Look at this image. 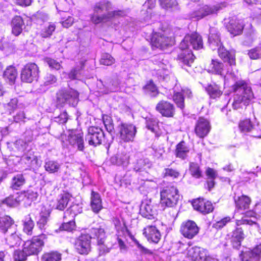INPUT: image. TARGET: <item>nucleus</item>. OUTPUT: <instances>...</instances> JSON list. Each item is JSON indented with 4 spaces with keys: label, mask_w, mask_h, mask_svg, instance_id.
I'll list each match as a JSON object with an SVG mask.
<instances>
[{
    "label": "nucleus",
    "mask_w": 261,
    "mask_h": 261,
    "mask_svg": "<svg viewBox=\"0 0 261 261\" xmlns=\"http://www.w3.org/2000/svg\"><path fill=\"white\" fill-rule=\"evenodd\" d=\"M112 10V5L109 2L97 3L94 7L93 14L91 16V21L95 24L103 23L110 25L116 19L125 15L123 11Z\"/></svg>",
    "instance_id": "obj_1"
},
{
    "label": "nucleus",
    "mask_w": 261,
    "mask_h": 261,
    "mask_svg": "<svg viewBox=\"0 0 261 261\" xmlns=\"http://www.w3.org/2000/svg\"><path fill=\"white\" fill-rule=\"evenodd\" d=\"M208 43L213 50L218 49L219 57L224 61L227 62L230 66L236 64L235 53L233 51H227L222 46L220 35L218 30L212 28L210 29L208 37Z\"/></svg>",
    "instance_id": "obj_2"
},
{
    "label": "nucleus",
    "mask_w": 261,
    "mask_h": 261,
    "mask_svg": "<svg viewBox=\"0 0 261 261\" xmlns=\"http://www.w3.org/2000/svg\"><path fill=\"white\" fill-rule=\"evenodd\" d=\"M235 94L233 97L232 107L234 109L245 106L253 98V94L251 87L244 81L235 82L232 86Z\"/></svg>",
    "instance_id": "obj_3"
},
{
    "label": "nucleus",
    "mask_w": 261,
    "mask_h": 261,
    "mask_svg": "<svg viewBox=\"0 0 261 261\" xmlns=\"http://www.w3.org/2000/svg\"><path fill=\"white\" fill-rule=\"evenodd\" d=\"M160 205L163 210L166 207L171 208L170 216L172 218L176 216L177 211L173 207L177 204L179 199L178 190L174 186H168L160 192Z\"/></svg>",
    "instance_id": "obj_4"
},
{
    "label": "nucleus",
    "mask_w": 261,
    "mask_h": 261,
    "mask_svg": "<svg viewBox=\"0 0 261 261\" xmlns=\"http://www.w3.org/2000/svg\"><path fill=\"white\" fill-rule=\"evenodd\" d=\"M57 103L62 105L65 103L75 107L79 101V94L73 89L61 90L57 93Z\"/></svg>",
    "instance_id": "obj_5"
},
{
    "label": "nucleus",
    "mask_w": 261,
    "mask_h": 261,
    "mask_svg": "<svg viewBox=\"0 0 261 261\" xmlns=\"http://www.w3.org/2000/svg\"><path fill=\"white\" fill-rule=\"evenodd\" d=\"M45 234L34 237L31 240L27 241L23 245L24 251L30 255H36L40 252L44 245Z\"/></svg>",
    "instance_id": "obj_6"
},
{
    "label": "nucleus",
    "mask_w": 261,
    "mask_h": 261,
    "mask_svg": "<svg viewBox=\"0 0 261 261\" xmlns=\"http://www.w3.org/2000/svg\"><path fill=\"white\" fill-rule=\"evenodd\" d=\"M220 9V7L218 5H198L193 11L191 12L190 17L199 20L206 16L216 13Z\"/></svg>",
    "instance_id": "obj_7"
},
{
    "label": "nucleus",
    "mask_w": 261,
    "mask_h": 261,
    "mask_svg": "<svg viewBox=\"0 0 261 261\" xmlns=\"http://www.w3.org/2000/svg\"><path fill=\"white\" fill-rule=\"evenodd\" d=\"M39 73V68L36 64L28 63L24 66L21 70V79L24 82L31 83L37 80Z\"/></svg>",
    "instance_id": "obj_8"
},
{
    "label": "nucleus",
    "mask_w": 261,
    "mask_h": 261,
    "mask_svg": "<svg viewBox=\"0 0 261 261\" xmlns=\"http://www.w3.org/2000/svg\"><path fill=\"white\" fill-rule=\"evenodd\" d=\"M190 46L194 49H199L203 47L202 38L197 33L187 35L180 44L181 49H188Z\"/></svg>",
    "instance_id": "obj_9"
},
{
    "label": "nucleus",
    "mask_w": 261,
    "mask_h": 261,
    "mask_svg": "<svg viewBox=\"0 0 261 261\" xmlns=\"http://www.w3.org/2000/svg\"><path fill=\"white\" fill-rule=\"evenodd\" d=\"M104 136L103 132L100 128L91 126L88 129L85 140L89 145L96 146L101 144Z\"/></svg>",
    "instance_id": "obj_10"
},
{
    "label": "nucleus",
    "mask_w": 261,
    "mask_h": 261,
    "mask_svg": "<svg viewBox=\"0 0 261 261\" xmlns=\"http://www.w3.org/2000/svg\"><path fill=\"white\" fill-rule=\"evenodd\" d=\"M199 230V228L196 223L192 220L183 222L180 228V231L182 236L189 239H192L196 236Z\"/></svg>",
    "instance_id": "obj_11"
},
{
    "label": "nucleus",
    "mask_w": 261,
    "mask_h": 261,
    "mask_svg": "<svg viewBox=\"0 0 261 261\" xmlns=\"http://www.w3.org/2000/svg\"><path fill=\"white\" fill-rule=\"evenodd\" d=\"M68 141L73 147L76 148L79 151H84L85 146L82 132L77 130H71L68 136Z\"/></svg>",
    "instance_id": "obj_12"
},
{
    "label": "nucleus",
    "mask_w": 261,
    "mask_h": 261,
    "mask_svg": "<svg viewBox=\"0 0 261 261\" xmlns=\"http://www.w3.org/2000/svg\"><path fill=\"white\" fill-rule=\"evenodd\" d=\"M120 138L124 142L133 140L136 133V128L133 124L122 123L119 126Z\"/></svg>",
    "instance_id": "obj_13"
},
{
    "label": "nucleus",
    "mask_w": 261,
    "mask_h": 261,
    "mask_svg": "<svg viewBox=\"0 0 261 261\" xmlns=\"http://www.w3.org/2000/svg\"><path fill=\"white\" fill-rule=\"evenodd\" d=\"M240 256L242 261H259L261 258V243L252 249L242 251Z\"/></svg>",
    "instance_id": "obj_14"
},
{
    "label": "nucleus",
    "mask_w": 261,
    "mask_h": 261,
    "mask_svg": "<svg viewBox=\"0 0 261 261\" xmlns=\"http://www.w3.org/2000/svg\"><path fill=\"white\" fill-rule=\"evenodd\" d=\"M90 237L89 234H83L76 241L75 247L77 251L82 254H87L90 250Z\"/></svg>",
    "instance_id": "obj_15"
},
{
    "label": "nucleus",
    "mask_w": 261,
    "mask_h": 261,
    "mask_svg": "<svg viewBox=\"0 0 261 261\" xmlns=\"http://www.w3.org/2000/svg\"><path fill=\"white\" fill-rule=\"evenodd\" d=\"M210 128L208 121L203 118H199L196 124L195 132L198 137L202 138L208 134Z\"/></svg>",
    "instance_id": "obj_16"
},
{
    "label": "nucleus",
    "mask_w": 261,
    "mask_h": 261,
    "mask_svg": "<svg viewBox=\"0 0 261 261\" xmlns=\"http://www.w3.org/2000/svg\"><path fill=\"white\" fill-rule=\"evenodd\" d=\"M192 205L195 210L203 214L210 213L214 210L212 203L208 201H206L204 199L198 198L194 200Z\"/></svg>",
    "instance_id": "obj_17"
},
{
    "label": "nucleus",
    "mask_w": 261,
    "mask_h": 261,
    "mask_svg": "<svg viewBox=\"0 0 261 261\" xmlns=\"http://www.w3.org/2000/svg\"><path fill=\"white\" fill-rule=\"evenodd\" d=\"M156 110L160 113L162 116L167 117H173L175 112L173 105L164 100H162L157 104Z\"/></svg>",
    "instance_id": "obj_18"
},
{
    "label": "nucleus",
    "mask_w": 261,
    "mask_h": 261,
    "mask_svg": "<svg viewBox=\"0 0 261 261\" xmlns=\"http://www.w3.org/2000/svg\"><path fill=\"white\" fill-rule=\"evenodd\" d=\"M151 44L153 46L163 49L164 47L171 45L172 40L171 38L163 35L155 33L152 37Z\"/></svg>",
    "instance_id": "obj_19"
},
{
    "label": "nucleus",
    "mask_w": 261,
    "mask_h": 261,
    "mask_svg": "<svg viewBox=\"0 0 261 261\" xmlns=\"http://www.w3.org/2000/svg\"><path fill=\"white\" fill-rule=\"evenodd\" d=\"M143 234L148 241L157 244L161 239V235L159 230L154 226H147L144 229Z\"/></svg>",
    "instance_id": "obj_20"
},
{
    "label": "nucleus",
    "mask_w": 261,
    "mask_h": 261,
    "mask_svg": "<svg viewBox=\"0 0 261 261\" xmlns=\"http://www.w3.org/2000/svg\"><path fill=\"white\" fill-rule=\"evenodd\" d=\"M16 226L14 224V221L8 216L0 217V231L3 233L12 231L16 230Z\"/></svg>",
    "instance_id": "obj_21"
},
{
    "label": "nucleus",
    "mask_w": 261,
    "mask_h": 261,
    "mask_svg": "<svg viewBox=\"0 0 261 261\" xmlns=\"http://www.w3.org/2000/svg\"><path fill=\"white\" fill-rule=\"evenodd\" d=\"M38 194L37 191L32 190H28L19 193V199L23 202L25 206H30L33 201L37 199Z\"/></svg>",
    "instance_id": "obj_22"
},
{
    "label": "nucleus",
    "mask_w": 261,
    "mask_h": 261,
    "mask_svg": "<svg viewBox=\"0 0 261 261\" xmlns=\"http://www.w3.org/2000/svg\"><path fill=\"white\" fill-rule=\"evenodd\" d=\"M32 137L30 136L28 139L25 140L20 139L17 140L14 143L12 149L14 152L17 153V156H21L24 152L28 146L29 143L32 141Z\"/></svg>",
    "instance_id": "obj_23"
},
{
    "label": "nucleus",
    "mask_w": 261,
    "mask_h": 261,
    "mask_svg": "<svg viewBox=\"0 0 261 261\" xmlns=\"http://www.w3.org/2000/svg\"><path fill=\"white\" fill-rule=\"evenodd\" d=\"M90 206L95 213H98L102 208V200L99 194L92 191L91 194Z\"/></svg>",
    "instance_id": "obj_24"
},
{
    "label": "nucleus",
    "mask_w": 261,
    "mask_h": 261,
    "mask_svg": "<svg viewBox=\"0 0 261 261\" xmlns=\"http://www.w3.org/2000/svg\"><path fill=\"white\" fill-rule=\"evenodd\" d=\"M178 55V60L182 63L184 65L190 67L193 63L195 57L190 50L184 49Z\"/></svg>",
    "instance_id": "obj_25"
},
{
    "label": "nucleus",
    "mask_w": 261,
    "mask_h": 261,
    "mask_svg": "<svg viewBox=\"0 0 261 261\" xmlns=\"http://www.w3.org/2000/svg\"><path fill=\"white\" fill-rule=\"evenodd\" d=\"M22 164L25 165L27 169H34L37 167L38 160L31 153H24L20 158Z\"/></svg>",
    "instance_id": "obj_26"
},
{
    "label": "nucleus",
    "mask_w": 261,
    "mask_h": 261,
    "mask_svg": "<svg viewBox=\"0 0 261 261\" xmlns=\"http://www.w3.org/2000/svg\"><path fill=\"white\" fill-rule=\"evenodd\" d=\"M140 213L143 217L151 219L156 215V210L153 208L151 204L143 202L141 205Z\"/></svg>",
    "instance_id": "obj_27"
},
{
    "label": "nucleus",
    "mask_w": 261,
    "mask_h": 261,
    "mask_svg": "<svg viewBox=\"0 0 261 261\" xmlns=\"http://www.w3.org/2000/svg\"><path fill=\"white\" fill-rule=\"evenodd\" d=\"M111 162L118 166L127 165L129 161V155L125 152H118L110 159Z\"/></svg>",
    "instance_id": "obj_28"
},
{
    "label": "nucleus",
    "mask_w": 261,
    "mask_h": 261,
    "mask_svg": "<svg viewBox=\"0 0 261 261\" xmlns=\"http://www.w3.org/2000/svg\"><path fill=\"white\" fill-rule=\"evenodd\" d=\"M189 151L190 149L185 142L181 141L176 145L175 154L177 158L185 160L187 158Z\"/></svg>",
    "instance_id": "obj_29"
},
{
    "label": "nucleus",
    "mask_w": 261,
    "mask_h": 261,
    "mask_svg": "<svg viewBox=\"0 0 261 261\" xmlns=\"http://www.w3.org/2000/svg\"><path fill=\"white\" fill-rule=\"evenodd\" d=\"M12 32L15 35H19L22 31L24 25L22 18L19 16H15L12 20Z\"/></svg>",
    "instance_id": "obj_30"
},
{
    "label": "nucleus",
    "mask_w": 261,
    "mask_h": 261,
    "mask_svg": "<svg viewBox=\"0 0 261 261\" xmlns=\"http://www.w3.org/2000/svg\"><path fill=\"white\" fill-rule=\"evenodd\" d=\"M238 210H245L249 208L251 199L245 195H242L234 199Z\"/></svg>",
    "instance_id": "obj_31"
},
{
    "label": "nucleus",
    "mask_w": 261,
    "mask_h": 261,
    "mask_svg": "<svg viewBox=\"0 0 261 261\" xmlns=\"http://www.w3.org/2000/svg\"><path fill=\"white\" fill-rule=\"evenodd\" d=\"M25 183V179L22 174L15 175L11 180L10 188L13 190H20Z\"/></svg>",
    "instance_id": "obj_32"
},
{
    "label": "nucleus",
    "mask_w": 261,
    "mask_h": 261,
    "mask_svg": "<svg viewBox=\"0 0 261 261\" xmlns=\"http://www.w3.org/2000/svg\"><path fill=\"white\" fill-rule=\"evenodd\" d=\"M90 239L92 238L96 239L97 242L101 243V241L106 238L105 230L101 226L93 227L90 229Z\"/></svg>",
    "instance_id": "obj_33"
},
{
    "label": "nucleus",
    "mask_w": 261,
    "mask_h": 261,
    "mask_svg": "<svg viewBox=\"0 0 261 261\" xmlns=\"http://www.w3.org/2000/svg\"><path fill=\"white\" fill-rule=\"evenodd\" d=\"M208 71L222 75L224 74V65L218 60L213 59L210 64Z\"/></svg>",
    "instance_id": "obj_34"
},
{
    "label": "nucleus",
    "mask_w": 261,
    "mask_h": 261,
    "mask_svg": "<svg viewBox=\"0 0 261 261\" xmlns=\"http://www.w3.org/2000/svg\"><path fill=\"white\" fill-rule=\"evenodd\" d=\"M69 199L70 195L68 193L60 195L55 205V208L60 211L64 210L66 207Z\"/></svg>",
    "instance_id": "obj_35"
},
{
    "label": "nucleus",
    "mask_w": 261,
    "mask_h": 261,
    "mask_svg": "<svg viewBox=\"0 0 261 261\" xmlns=\"http://www.w3.org/2000/svg\"><path fill=\"white\" fill-rule=\"evenodd\" d=\"M244 28L243 24L239 21L231 20L228 26V30L233 36L239 35L242 32Z\"/></svg>",
    "instance_id": "obj_36"
},
{
    "label": "nucleus",
    "mask_w": 261,
    "mask_h": 261,
    "mask_svg": "<svg viewBox=\"0 0 261 261\" xmlns=\"http://www.w3.org/2000/svg\"><path fill=\"white\" fill-rule=\"evenodd\" d=\"M10 235L7 236L6 238L7 244L10 247H14L20 245L21 243V239L19 236L16 233V230L9 231Z\"/></svg>",
    "instance_id": "obj_37"
},
{
    "label": "nucleus",
    "mask_w": 261,
    "mask_h": 261,
    "mask_svg": "<svg viewBox=\"0 0 261 261\" xmlns=\"http://www.w3.org/2000/svg\"><path fill=\"white\" fill-rule=\"evenodd\" d=\"M61 164L55 161L48 160L46 161L44 168L46 171L50 173L57 172L60 169Z\"/></svg>",
    "instance_id": "obj_38"
},
{
    "label": "nucleus",
    "mask_w": 261,
    "mask_h": 261,
    "mask_svg": "<svg viewBox=\"0 0 261 261\" xmlns=\"http://www.w3.org/2000/svg\"><path fill=\"white\" fill-rule=\"evenodd\" d=\"M19 194H17L14 195H10L9 197L5 198L3 203L6 204L9 207H16L19 205L20 202L21 201V199H19Z\"/></svg>",
    "instance_id": "obj_39"
},
{
    "label": "nucleus",
    "mask_w": 261,
    "mask_h": 261,
    "mask_svg": "<svg viewBox=\"0 0 261 261\" xmlns=\"http://www.w3.org/2000/svg\"><path fill=\"white\" fill-rule=\"evenodd\" d=\"M62 254L58 251H51L44 253L42 257V261H61Z\"/></svg>",
    "instance_id": "obj_40"
},
{
    "label": "nucleus",
    "mask_w": 261,
    "mask_h": 261,
    "mask_svg": "<svg viewBox=\"0 0 261 261\" xmlns=\"http://www.w3.org/2000/svg\"><path fill=\"white\" fill-rule=\"evenodd\" d=\"M202 250L203 249L200 247L197 246L193 247L188 250V255L194 260L201 259L203 257L201 253Z\"/></svg>",
    "instance_id": "obj_41"
},
{
    "label": "nucleus",
    "mask_w": 261,
    "mask_h": 261,
    "mask_svg": "<svg viewBox=\"0 0 261 261\" xmlns=\"http://www.w3.org/2000/svg\"><path fill=\"white\" fill-rule=\"evenodd\" d=\"M239 128L241 131L244 133L252 132L255 129V126L249 119H245L241 121L239 123Z\"/></svg>",
    "instance_id": "obj_42"
},
{
    "label": "nucleus",
    "mask_w": 261,
    "mask_h": 261,
    "mask_svg": "<svg viewBox=\"0 0 261 261\" xmlns=\"http://www.w3.org/2000/svg\"><path fill=\"white\" fill-rule=\"evenodd\" d=\"M17 73L15 68L13 66L8 67L4 73V77L10 82H14L17 77Z\"/></svg>",
    "instance_id": "obj_43"
},
{
    "label": "nucleus",
    "mask_w": 261,
    "mask_h": 261,
    "mask_svg": "<svg viewBox=\"0 0 261 261\" xmlns=\"http://www.w3.org/2000/svg\"><path fill=\"white\" fill-rule=\"evenodd\" d=\"M207 91L210 97L213 98L219 97L222 93V92L220 89L219 87L217 85H210L206 88Z\"/></svg>",
    "instance_id": "obj_44"
},
{
    "label": "nucleus",
    "mask_w": 261,
    "mask_h": 261,
    "mask_svg": "<svg viewBox=\"0 0 261 261\" xmlns=\"http://www.w3.org/2000/svg\"><path fill=\"white\" fill-rule=\"evenodd\" d=\"M151 164L147 159H140L134 167V170L137 172H141L149 168Z\"/></svg>",
    "instance_id": "obj_45"
},
{
    "label": "nucleus",
    "mask_w": 261,
    "mask_h": 261,
    "mask_svg": "<svg viewBox=\"0 0 261 261\" xmlns=\"http://www.w3.org/2000/svg\"><path fill=\"white\" fill-rule=\"evenodd\" d=\"M146 126L152 132L156 133L158 129V121L154 118H147L146 119Z\"/></svg>",
    "instance_id": "obj_46"
},
{
    "label": "nucleus",
    "mask_w": 261,
    "mask_h": 261,
    "mask_svg": "<svg viewBox=\"0 0 261 261\" xmlns=\"http://www.w3.org/2000/svg\"><path fill=\"white\" fill-rule=\"evenodd\" d=\"M34 226V223L31 217L26 218L23 223V231L28 235L33 234V229Z\"/></svg>",
    "instance_id": "obj_47"
},
{
    "label": "nucleus",
    "mask_w": 261,
    "mask_h": 261,
    "mask_svg": "<svg viewBox=\"0 0 261 261\" xmlns=\"http://www.w3.org/2000/svg\"><path fill=\"white\" fill-rule=\"evenodd\" d=\"M115 62V59L110 54L105 53L101 56V58L100 60L101 64L110 66L113 64Z\"/></svg>",
    "instance_id": "obj_48"
},
{
    "label": "nucleus",
    "mask_w": 261,
    "mask_h": 261,
    "mask_svg": "<svg viewBox=\"0 0 261 261\" xmlns=\"http://www.w3.org/2000/svg\"><path fill=\"white\" fill-rule=\"evenodd\" d=\"M29 255L27 253V251H24L23 247L22 250L15 251L13 256L15 261H24L27 259V256Z\"/></svg>",
    "instance_id": "obj_49"
},
{
    "label": "nucleus",
    "mask_w": 261,
    "mask_h": 261,
    "mask_svg": "<svg viewBox=\"0 0 261 261\" xmlns=\"http://www.w3.org/2000/svg\"><path fill=\"white\" fill-rule=\"evenodd\" d=\"M56 29V25L53 23L49 24L47 27L43 29L41 32V36L43 38L50 37Z\"/></svg>",
    "instance_id": "obj_50"
},
{
    "label": "nucleus",
    "mask_w": 261,
    "mask_h": 261,
    "mask_svg": "<svg viewBox=\"0 0 261 261\" xmlns=\"http://www.w3.org/2000/svg\"><path fill=\"white\" fill-rule=\"evenodd\" d=\"M190 171L191 175L196 178H200L201 176V172L198 165L196 163H190Z\"/></svg>",
    "instance_id": "obj_51"
},
{
    "label": "nucleus",
    "mask_w": 261,
    "mask_h": 261,
    "mask_svg": "<svg viewBox=\"0 0 261 261\" xmlns=\"http://www.w3.org/2000/svg\"><path fill=\"white\" fill-rule=\"evenodd\" d=\"M248 55L250 59L256 60L261 58V47H256L248 51Z\"/></svg>",
    "instance_id": "obj_52"
},
{
    "label": "nucleus",
    "mask_w": 261,
    "mask_h": 261,
    "mask_svg": "<svg viewBox=\"0 0 261 261\" xmlns=\"http://www.w3.org/2000/svg\"><path fill=\"white\" fill-rule=\"evenodd\" d=\"M44 61L51 69L58 70L62 67L60 63L55 59L50 58H45Z\"/></svg>",
    "instance_id": "obj_53"
},
{
    "label": "nucleus",
    "mask_w": 261,
    "mask_h": 261,
    "mask_svg": "<svg viewBox=\"0 0 261 261\" xmlns=\"http://www.w3.org/2000/svg\"><path fill=\"white\" fill-rule=\"evenodd\" d=\"M173 99L178 107L181 109L184 108V98L181 93H175L173 96Z\"/></svg>",
    "instance_id": "obj_54"
},
{
    "label": "nucleus",
    "mask_w": 261,
    "mask_h": 261,
    "mask_svg": "<svg viewBox=\"0 0 261 261\" xmlns=\"http://www.w3.org/2000/svg\"><path fill=\"white\" fill-rule=\"evenodd\" d=\"M231 238H232V239H237L243 241L245 238V234L243 229L241 227L237 228L233 231Z\"/></svg>",
    "instance_id": "obj_55"
},
{
    "label": "nucleus",
    "mask_w": 261,
    "mask_h": 261,
    "mask_svg": "<svg viewBox=\"0 0 261 261\" xmlns=\"http://www.w3.org/2000/svg\"><path fill=\"white\" fill-rule=\"evenodd\" d=\"M161 6L165 9H169L177 6L176 0H160Z\"/></svg>",
    "instance_id": "obj_56"
},
{
    "label": "nucleus",
    "mask_w": 261,
    "mask_h": 261,
    "mask_svg": "<svg viewBox=\"0 0 261 261\" xmlns=\"http://www.w3.org/2000/svg\"><path fill=\"white\" fill-rule=\"evenodd\" d=\"M114 224L117 231L119 233H123L126 230V226L123 222L120 221L118 219L115 218L114 220Z\"/></svg>",
    "instance_id": "obj_57"
},
{
    "label": "nucleus",
    "mask_w": 261,
    "mask_h": 261,
    "mask_svg": "<svg viewBox=\"0 0 261 261\" xmlns=\"http://www.w3.org/2000/svg\"><path fill=\"white\" fill-rule=\"evenodd\" d=\"M57 77L53 74H47L44 77V85L45 86H49L56 83Z\"/></svg>",
    "instance_id": "obj_58"
},
{
    "label": "nucleus",
    "mask_w": 261,
    "mask_h": 261,
    "mask_svg": "<svg viewBox=\"0 0 261 261\" xmlns=\"http://www.w3.org/2000/svg\"><path fill=\"white\" fill-rule=\"evenodd\" d=\"M105 240L101 241V243L97 242L99 254L100 255H104L110 252V248L104 244Z\"/></svg>",
    "instance_id": "obj_59"
},
{
    "label": "nucleus",
    "mask_w": 261,
    "mask_h": 261,
    "mask_svg": "<svg viewBox=\"0 0 261 261\" xmlns=\"http://www.w3.org/2000/svg\"><path fill=\"white\" fill-rule=\"evenodd\" d=\"M68 118L67 112L64 111L57 117H55L54 118V121L59 124H64L67 122Z\"/></svg>",
    "instance_id": "obj_60"
},
{
    "label": "nucleus",
    "mask_w": 261,
    "mask_h": 261,
    "mask_svg": "<svg viewBox=\"0 0 261 261\" xmlns=\"http://www.w3.org/2000/svg\"><path fill=\"white\" fill-rule=\"evenodd\" d=\"M164 174L165 177L170 176L173 178H176L179 176V173L175 170L166 168L164 170Z\"/></svg>",
    "instance_id": "obj_61"
},
{
    "label": "nucleus",
    "mask_w": 261,
    "mask_h": 261,
    "mask_svg": "<svg viewBox=\"0 0 261 261\" xmlns=\"http://www.w3.org/2000/svg\"><path fill=\"white\" fill-rule=\"evenodd\" d=\"M75 227V223L74 221L71 220L68 222H64L62 226L63 230L70 231L74 229Z\"/></svg>",
    "instance_id": "obj_62"
},
{
    "label": "nucleus",
    "mask_w": 261,
    "mask_h": 261,
    "mask_svg": "<svg viewBox=\"0 0 261 261\" xmlns=\"http://www.w3.org/2000/svg\"><path fill=\"white\" fill-rule=\"evenodd\" d=\"M34 17L37 20H40L43 22L46 21L48 20L49 17L48 15L41 11L37 12L34 16Z\"/></svg>",
    "instance_id": "obj_63"
},
{
    "label": "nucleus",
    "mask_w": 261,
    "mask_h": 261,
    "mask_svg": "<svg viewBox=\"0 0 261 261\" xmlns=\"http://www.w3.org/2000/svg\"><path fill=\"white\" fill-rule=\"evenodd\" d=\"M230 221V218L229 217H226L221 219L220 221L217 222L215 224L214 226L217 229H220L224 227L228 222Z\"/></svg>",
    "instance_id": "obj_64"
}]
</instances>
